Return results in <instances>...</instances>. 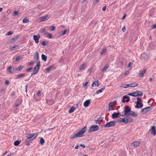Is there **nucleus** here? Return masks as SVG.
Returning <instances> with one entry per match:
<instances>
[{
	"label": "nucleus",
	"mask_w": 156,
	"mask_h": 156,
	"mask_svg": "<svg viewBox=\"0 0 156 156\" xmlns=\"http://www.w3.org/2000/svg\"><path fill=\"white\" fill-rule=\"evenodd\" d=\"M122 115H121V116L126 117L123 118H120L119 120H117L116 122L119 123L123 122L125 124H127L128 123V117L129 115L132 116L134 117H136L138 115L137 113L131 111L129 106H126V107L125 110L123 112H122Z\"/></svg>",
	"instance_id": "obj_1"
},
{
	"label": "nucleus",
	"mask_w": 156,
	"mask_h": 156,
	"mask_svg": "<svg viewBox=\"0 0 156 156\" xmlns=\"http://www.w3.org/2000/svg\"><path fill=\"white\" fill-rule=\"evenodd\" d=\"M86 129V127L84 126L82 130L80 131L77 133L73 135V136L70 137V138L71 139H73L77 137H81L83 136V134L85 132Z\"/></svg>",
	"instance_id": "obj_2"
},
{
	"label": "nucleus",
	"mask_w": 156,
	"mask_h": 156,
	"mask_svg": "<svg viewBox=\"0 0 156 156\" xmlns=\"http://www.w3.org/2000/svg\"><path fill=\"white\" fill-rule=\"evenodd\" d=\"M28 136H27V138L25 139L26 142L30 141H32L37 136V134L36 133L32 134L30 133L28 135Z\"/></svg>",
	"instance_id": "obj_3"
},
{
	"label": "nucleus",
	"mask_w": 156,
	"mask_h": 156,
	"mask_svg": "<svg viewBox=\"0 0 156 156\" xmlns=\"http://www.w3.org/2000/svg\"><path fill=\"white\" fill-rule=\"evenodd\" d=\"M116 123L115 121H112L107 123L104 126V127H109L115 126Z\"/></svg>",
	"instance_id": "obj_4"
},
{
	"label": "nucleus",
	"mask_w": 156,
	"mask_h": 156,
	"mask_svg": "<svg viewBox=\"0 0 156 156\" xmlns=\"http://www.w3.org/2000/svg\"><path fill=\"white\" fill-rule=\"evenodd\" d=\"M99 126L97 125H92L90 126L88 132L91 133L98 130Z\"/></svg>",
	"instance_id": "obj_5"
},
{
	"label": "nucleus",
	"mask_w": 156,
	"mask_h": 156,
	"mask_svg": "<svg viewBox=\"0 0 156 156\" xmlns=\"http://www.w3.org/2000/svg\"><path fill=\"white\" fill-rule=\"evenodd\" d=\"M152 108L151 107H148L142 109L141 110V112L143 114H144L149 112L152 109Z\"/></svg>",
	"instance_id": "obj_6"
},
{
	"label": "nucleus",
	"mask_w": 156,
	"mask_h": 156,
	"mask_svg": "<svg viewBox=\"0 0 156 156\" xmlns=\"http://www.w3.org/2000/svg\"><path fill=\"white\" fill-rule=\"evenodd\" d=\"M40 38V36L39 34H37V35H34L33 36V39L35 41V42L36 44H38L39 43V40Z\"/></svg>",
	"instance_id": "obj_7"
},
{
	"label": "nucleus",
	"mask_w": 156,
	"mask_h": 156,
	"mask_svg": "<svg viewBox=\"0 0 156 156\" xmlns=\"http://www.w3.org/2000/svg\"><path fill=\"white\" fill-rule=\"evenodd\" d=\"M129 101L130 99L129 98V97L127 95H125L123 96L122 98V102L123 103H124L125 102H128Z\"/></svg>",
	"instance_id": "obj_8"
},
{
	"label": "nucleus",
	"mask_w": 156,
	"mask_h": 156,
	"mask_svg": "<svg viewBox=\"0 0 156 156\" xmlns=\"http://www.w3.org/2000/svg\"><path fill=\"white\" fill-rule=\"evenodd\" d=\"M134 97H140L143 95L142 92L140 91H137L134 92Z\"/></svg>",
	"instance_id": "obj_9"
},
{
	"label": "nucleus",
	"mask_w": 156,
	"mask_h": 156,
	"mask_svg": "<svg viewBox=\"0 0 156 156\" xmlns=\"http://www.w3.org/2000/svg\"><path fill=\"white\" fill-rule=\"evenodd\" d=\"M49 17L48 15H46L44 16H41L40 17V19L41 22H42L43 21H46L49 19Z\"/></svg>",
	"instance_id": "obj_10"
},
{
	"label": "nucleus",
	"mask_w": 156,
	"mask_h": 156,
	"mask_svg": "<svg viewBox=\"0 0 156 156\" xmlns=\"http://www.w3.org/2000/svg\"><path fill=\"white\" fill-rule=\"evenodd\" d=\"M34 58L35 60V62H39V54L37 52H36L34 54Z\"/></svg>",
	"instance_id": "obj_11"
},
{
	"label": "nucleus",
	"mask_w": 156,
	"mask_h": 156,
	"mask_svg": "<svg viewBox=\"0 0 156 156\" xmlns=\"http://www.w3.org/2000/svg\"><path fill=\"white\" fill-rule=\"evenodd\" d=\"M113 104H114V105H115L116 103L115 102H110L108 104V111H110L111 110L113 109V106L112 105Z\"/></svg>",
	"instance_id": "obj_12"
},
{
	"label": "nucleus",
	"mask_w": 156,
	"mask_h": 156,
	"mask_svg": "<svg viewBox=\"0 0 156 156\" xmlns=\"http://www.w3.org/2000/svg\"><path fill=\"white\" fill-rule=\"evenodd\" d=\"M151 134L154 136H155L156 135V130L155 126H153L151 127Z\"/></svg>",
	"instance_id": "obj_13"
},
{
	"label": "nucleus",
	"mask_w": 156,
	"mask_h": 156,
	"mask_svg": "<svg viewBox=\"0 0 156 156\" xmlns=\"http://www.w3.org/2000/svg\"><path fill=\"white\" fill-rule=\"evenodd\" d=\"M143 105L142 103L141 102L137 101L136 103V107L137 108H142L143 107Z\"/></svg>",
	"instance_id": "obj_14"
},
{
	"label": "nucleus",
	"mask_w": 156,
	"mask_h": 156,
	"mask_svg": "<svg viewBox=\"0 0 156 156\" xmlns=\"http://www.w3.org/2000/svg\"><path fill=\"white\" fill-rule=\"evenodd\" d=\"M147 70L144 69L138 74L140 78L142 77L143 76V75L146 73Z\"/></svg>",
	"instance_id": "obj_15"
},
{
	"label": "nucleus",
	"mask_w": 156,
	"mask_h": 156,
	"mask_svg": "<svg viewBox=\"0 0 156 156\" xmlns=\"http://www.w3.org/2000/svg\"><path fill=\"white\" fill-rule=\"evenodd\" d=\"M120 115L119 112H114L112 115V117L113 119L116 118L118 117L119 115Z\"/></svg>",
	"instance_id": "obj_16"
},
{
	"label": "nucleus",
	"mask_w": 156,
	"mask_h": 156,
	"mask_svg": "<svg viewBox=\"0 0 156 156\" xmlns=\"http://www.w3.org/2000/svg\"><path fill=\"white\" fill-rule=\"evenodd\" d=\"M12 67L13 68V66H10L7 68V70L8 72L11 74L12 73L14 72V70H12Z\"/></svg>",
	"instance_id": "obj_17"
},
{
	"label": "nucleus",
	"mask_w": 156,
	"mask_h": 156,
	"mask_svg": "<svg viewBox=\"0 0 156 156\" xmlns=\"http://www.w3.org/2000/svg\"><path fill=\"white\" fill-rule=\"evenodd\" d=\"M138 85V84L136 83L135 82H134L132 83H131L130 84H128L127 86L128 87H134L136 86H137Z\"/></svg>",
	"instance_id": "obj_18"
},
{
	"label": "nucleus",
	"mask_w": 156,
	"mask_h": 156,
	"mask_svg": "<svg viewBox=\"0 0 156 156\" xmlns=\"http://www.w3.org/2000/svg\"><path fill=\"white\" fill-rule=\"evenodd\" d=\"M140 144V142L139 141H136L133 142L132 144V146L133 147H137Z\"/></svg>",
	"instance_id": "obj_19"
},
{
	"label": "nucleus",
	"mask_w": 156,
	"mask_h": 156,
	"mask_svg": "<svg viewBox=\"0 0 156 156\" xmlns=\"http://www.w3.org/2000/svg\"><path fill=\"white\" fill-rule=\"evenodd\" d=\"M90 103V100H87L84 102L83 105L85 107H87L89 106Z\"/></svg>",
	"instance_id": "obj_20"
},
{
	"label": "nucleus",
	"mask_w": 156,
	"mask_h": 156,
	"mask_svg": "<svg viewBox=\"0 0 156 156\" xmlns=\"http://www.w3.org/2000/svg\"><path fill=\"white\" fill-rule=\"evenodd\" d=\"M99 81L97 80L96 81H94L92 84V86H97L98 87L99 86Z\"/></svg>",
	"instance_id": "obj_21"
},
{
	"label": "nucleus",
	"mask_w": 156,
	"mask_h": 156,
	"mask_svg": "<svg viewBox=\"0 0 156 156\" xmlns=\"http://www.w3.org/2000/svg\"><path fill=\"white\" fill-rule=\"evenodd\" d=\"M37 63V65L34 68V69H37L38 70L39 69V67H40L41 64L40 62H36Z\"/></svg>",
	"instance_id": "obj_22"
},
{
	"label": "nucleus",
	"mask_w": 156,
	"mask_h": 156,
	"mask_svg": "<svg viewBox=\"0 0 156 156\" xmlns=\"http://www.w3.org/2000/svg\"><path fill=\"white\" fill-rule=\"evenodd\" d=\"M105 89V87H103L101 88V89L97 90L96 92V94H98L99 93H102L103 91H104Z\"/></svg>",
	"instance_id": "obj_23"
},
{
	"label": "nucleus",
	"mask_w": 156,
	"mask_h": 156,
	"mask_svg": "<svg viewBox=\"0 0 156 156\" xmlns=\"http://www.w3.org/2000/svg\"><path fill=\"white\" fill-rule=\"evenodd\" d=\"M142 58L145 60L147 59L148 57L147 55L144 53H143L141 55Z\"/></svg>",
	"instance_id": "obj_24"
},
{
	"label": "nucleus",
	"mask_w": 156,
	"mask_h": 156,
	"mask_svg": "<svg viewBox=\"0 0 156 156\" xmlns=\"http://www.w3.org/2000/svg\"><path fill=\"white\" fill-rule=\"evenodd\" d=\"M103 119H101V118H98L97 120H95V121L96 124H99L102 121Z\"/></svg>",
	"instance_id": "obj_25"
},
{
	"label": "nucleus",
	"mask_w": 156,
	"mask_h": 156,
	"mask_svg": "<svg viewBox=\"0 0 156 156\" xmlns=\"http://www.w3.org/2000/svg\"><path fill=\"white\" fill-rule=\"evenodd\" d=\"M54 66L51 65L49 67H48L47 68H46V70L48 72H49L50 70H51V69H53L54 68Z\"/></svg>",
	"instance_id": "obj_26"
},
{
	"label": "nucleus",
	"mask_w": 156,
	"mask_h": 156,
	"mask_svg": "<svg viewBox=\"0 0 156 156\" xmlns=\"http://www.w3.org/2000/svg\"><path fill=\"white\" fill-rule=\"evenodd\" d=\"M21 142V140H16L14 142V145L15 146H18Z\"/></svg>",
	"instance_id": "obj_27"
},
{
	"label": "nucleus",
	"mask_w": 156,
	"mask_h": 156,
	"mask_svg": "<svg viewBox=\"0 0 156 156\" xmlns=\"http://www.w3.org/2000/svg\"><path fill=\"white\" fill-rule=\"evenodd\" d=\"M25 75H26L25 73L21 74L16 76V79H17Z\"/></svg>",
	"instance_id": "obj_28"
},
{
	"label": "nucleus",
	"mask_w": 156,
	"mask_h": 156,
	"mask_svg": "<svg viewBox=\"0 0 156 156\" xmlns=\"http://www.w3.org/2000/svg\"><path fill=\"white\" fill-rule=\"evenodd\" d=\"M41 56L42 60H44L45 62L47 60V57L46 55H44V54H42Z\"/></svg>",
	"instance_id": "obj_29"
},
{
	"label": "nucleus",
	"mask_w": 156,
	"mask_h": 156,
	"mask_svg": "<svg viewBox=\"0 0 156 156\" xmlns=\"http://www.w3.org/2000/svg\"><path fill=\"white\" fill-rule=\"evenodd\" d=\"M87 63H84L82 65V66L80 67L79 68V70H83V68L85 66H87Z\"/></svg>",
	"instance_id": "obj_30"
},
{
	"label": "nucleus",
	"mask_w": 156,
	"mask_h": 156,
	"mask_svg": "<svg viewBox=\"0 0 156 156\" xmlns=\"http://www.w3.org/2000/svg\"><path fill=\"white\" fill-rule=\"evenodd\" d=\"M18 48V46L17 45H16L12 47H10L9 48V49H10V50H12L15 49H17Z\"/></svg>",
	"instance_id": "obj_31"
},
{
	"label": "nucleus",
	"mask_w": 156,
	"mask_h": 156,
	"mask_svg": "<svg viewBox=\"0 0 156 156\" xmlns=\"http://www.w3.org/2000/svg\"><path fill=\"white\" fill-rule=\"evenodd\" d=\"M29 21L27 17L25 18L23 20V23H28Z\"/></svg>",
	"instance_id": "obj_32"
},
{
	"label": "nucleus",
	"mask_w": 156,
	"mask_h": 156,
	"mask_svg": "<svg viewBox=\"0 0 156 156\" xmlns=\"http://www.w3.org/2000/svg\"><path fill=\"white\" fill-rule=\"evenodd\" d=\"M24 68V66H21L19 67L16 68L15 70L16 71H19L21 70Z\"/></svg>",
	"instance_id": "obj_33"
},
{
	"label": "nucleus",
	"mask_w": 156,
	"mask_h": 156,
	"mask_svg": "<svg viewBox=\"0 0 156 156\" xmlns=\"http://www.w3.org/2000/svg\"><path fill=\"white\" fill-rule=\"evenodd\" d=\"M45 142V141L43 138H41L40 139V144L43 145L44 144Z\"/></svg>",
	"instance_id": "obj_34"
},
{
	"label": "nucleus",
	"mask_w": 156,
	"mask_h": 156,
	"mask_svg": "<svg viewBox=\"0 0 156 156\" xmlns=\"http://www.w3.org/2000/svg\"><path fill=\"white\" fill-rule=\"evenodd\" d=\"M109 67V66L108 64H106L105 66L102 68L101 70V71L103 72L105 70L107 69Z\"/></svg>",
	"instance_id": "obj_35"
},
{
	"label": "nucleus",
	"mask_w": 156,
	"mask_h": 156,
	"mask_svg": "<svg viewBox=\"0 0 156 156\" xmlns=\"http://www.w3.org/2000/svg\"><path fill=\"white\" fill-rule=\"evenodd\" d=\"M107 51V49L106 48H103L101 51V55H102L103 54H104Z\"/></svg>",
	"instance_id": "obj_36"
},
{
	"label": "nucleus",
	"mask_w": 156,
	"mask_h": 156,
	"mask_svg": "<svg viewBox=\"0 0 156 156\" xmlns=\"http://www.w3.org/2000/svg\"><path fill=\"white\" fill-rule=\"evenodd\" d=\"M47 103L49 105H51L53 104L54 102V101L53 100H48L47 101Z\"/></svg>",
	"instance_id": "obj_37"
},
{
	"label": "nucleus",
	"mask_w": 156,
	"mask_h": 156,
	"mask_svg": "<svg viewBox=\"0 0 156 156\" xmlns=\"http://www.w3.org/2000/svg\"><path fill=\"white\" fill-rule=\"evenodd\" d=\"M75 110V108L73 107H71L70 109H69V113H71L73 112Z\"/></svg>",
	"instance_id": "obj_38"
},
{
	"label": "nucleus",
	"mask_w": 156,
	"mask_h": 156,
	"mask_svg": "<svg viewBox=\"0 0 156 156\" xmlns=\"http://www.w3.org/2000/svg\"><path fill=\"white\" fill-rule=\"evenodd\" d=\"M127 84H121V87L126 88H128V86H127Z\"/></svg>",
	"instance_id": "obj_39"
},
{
	"label": "nucleus",
	"mask_w": 156,
	"mask_h": 156,
	"mask_svg": "<svg viewBox=\"0 0 156 156\" xmlns=\"http://www.w3.org/2000/svg\"><path fill=\"white\" fill-rule=\"evenodd\" d=\"M68 32V30L67 29H66L65 30H64L63 31H61V34L62 35H64L65 34H66V33H67Z\"/></svg>",
	"instance_id": "obj_40"
},
{
	"label": "nucleus",
	"mask_w": 156,
	"mask_h": 156,
	"mask_svg": "<svg viewBox=\"0 0 156 156\" xmlns=\"http://www.w3.org/2000/svg\"><path fill=\"white\" fill-rule=\"evenodd\" d=\"M18 36L17 35H16V36L12 38L11 40L12 41H16L18 38Z\"/></svg>",
	"instance_id": "obj_41"
},
{
	"label": "nucleus",
	"mask_w": 156,
	"mask_h": 156,
	"mask_svg": "<svg viewBox=\"0 0 156 156\" xmlns=\"http://www.w3.org/2000/svg\"><path fill=\"white\" fill-rule=\"evenodd\" d=\"M38 71V70L37 69H34V72L32 74L31 76L34 75L36 74Z\"/></svg>",
	"instance_id": "obj_42"
},
{
	"label": "nucleus",
	"mask_w": 156,
	"mask_h": 156,
	"mask_svg": "<svg viewBox=\"0 0 156 156\" xmlns=\"http://www.w3.org/2000/svg\"><path fill=\"white\" fill-rule=\"evenodd\" d=\"M48 42H47L43 41L41 43V45L44 46H45L48 44Z\"/></svg>",
	"instance_id": "obj_43"
},
{
	"label": "nucleus",
	"mask_w": 156,
	"mask_h": 156,
	"mask_svg": "<svg viewBox=\"0 0 156 156\" xmlns=\"http://www.w3.org/2000/svg\"><path fill=\"white\" fill-rule=\"evenodd\" d=\"M18 11L15 10L14 12L13 16H16L18 14Z\"/></svg>",
	"instance_id": "obj_44"
},
{
	"label": "nucleus",
	"mask_w": 156,
	"mask_h": 156,
	"mask_svg": "<svg viewBox=\"0 0 156 156\" xmlns=\"http://www.w3.org/2000/svg\"><path fill=\"white\" fill-rule=\"evenodd\" d=\"M13 33V32L12 31H10L8 32V33L7 34V35L8 36L12 34Z\"/></svg>",
	"instance_id": "obj_45"
},
{
	"label": "nucleus",
	"mask_w": 156,
	"mask_h": 156,
	"mask_svg": "<svg viewBox=\"0 0 156 156\" xmlns=\"http://www.w3.org/2000/svg\"><path fill=\"white\" fill-rule=\"evenodd\" d=\"M20 56H17L16 59V61H18L20 60Z\"/></svg>",
	"instance_id": "obj_46"
},
{
	"label": "nucleus",
	"mask_w": 156,
	"mask_h": 156,
	"mask_svg": "<svg viewBox=\"0 0 156 156\" xmlns=\"http://www.w3.org/2000/svg\"><path fill=\"white\" fill-rule=\"evenodd\" d=\"M133 64V63L132 62H130L129 63L127 67L128 68H129L130 67H131L132 65Z\"/></svg>",
	"instance_id": "obj_47"
},
{
	"label": "nucleus",
	"mask_w": 156,
	"mask_h": 156,
	"mask_svg": "<svg viewBox=\"0 0 156 156\" xmlns=\"http://www.w3.org/2000/svg\"><path fill=\"white\" fill-rule=\"evenodd\" d=\"M128 121L129 120V122H132L133 121V119L132 118H130V117H128Z\"/></svg>",
	"instance_id": "obj_48"
},
{
	"label": "nucleus",
	"mask_w": 156,
	"mask_h": 156,
	"mask_svg": "<svg viewBox=\"0 0 156 156\" xmlns=\"http://www.w3.org/2000/svg\"><path fill=\"white\" fill-rule=\"evenodd\" d=\"M127 95L129 96H131L133 97H134V92H133L132 93H129Z\"/></svg>",
	"instance_id": "obj_49"
},
{
	"label": "nucleus",
	"mask_w": 156,
	"mask_h": 156,
	"mask_svg": "<svg viewBox=\"0 0 156 156\" xmlns=\"http://www.w3.org/2000/svg\"><path fill=\"white\" fill-rule=\"evenodd\" d=\"M55 28V26H52L50 27V30L52 31H53L54 30Z\"/></svg>",
	"instance_id": "obj_50"
},
{
	"label": "nucleus",
	"mask_w": 156,
	"mask_h": 156,
	"mask_svg": "<svg viewBox=\"0 0 156 156\" xmlns=\"http://www.w3.org/2000/svg\"><path fill=\"white\" fill-rule=\"evenodd\" d=\"M156 28V24L153 25L151 28V29L155 28Z\"/></svg>",
	"instance_id": "obj_51"
},
{
	"label": "nucleus",
	"mask_w": 156,
	"mask_h": 156,
	"mask_svg": "<svg viewBox=\"0 0 156 156\" xmlns=\"http://www.w3.org/2000/svg\"><path fill=\"white\" fill-rule=\"evenodd\" d=\"M32 69V67H30L29 68L27 69L26 70V71L27 72H28L29 71H30Z\"/></svg>",
	"instance_id": "obj_52"
},
{
	"label": "nucleus",
	"mask_w": 156,
	"mask_h": 156,
	"mask_svg": "<svg viewBox=\"0 0 156 156\" xmlns=\"http://www.w3.org/2000/svg\"><path fill=\"white\" fill-rule=\"evenodd\" d=\"M34 62H29L28 64L30 66H31L33 65L34 64Z\"/></svg>",
	"instance_id": "obj_53"
},
{
	"label": "nucleus",
	"mask_w": 156,
	"mask_h": 156,
	"mask_svg": "<svg viewBox=\"0 0 156 156\" xmlns=\"http://www.w3.org/2000/svg\"><path fill=\"white\" fill-rule=\"evenodd\" d=\"M46 31V29L45 28H43L41 30V33H43L45 32Z\"/></svg>",
	"instance_id": "obj_54"
},
{
	"label": "nucleus",
	"mask_w": 156,
	"mask_h": 156,
	"mask_svg": "<svg viewBox=\"0 0 156 156\" xmlns=\"http://www.w3.org/2000/svg\"><path fill=\"white\" fill-rule=\"evenodd\" d=\"M48 37L50 38H51L52 37V34H48Z\"/></svg>",
	"instance_id": "obj_55"
},
{
	"label": "nucleus",
	"mask_w": 156,
	"mask_h": 156,
	"mask_svg": "<svg viewBox=\"0 0 156 156\" xmlns=\"http://www.w3.org/2000/svg\"><path fill=\"white\" fill-rule=\"evenodd\" d=\"M99 1V0H95V2L94 3V5H96L98 3V2Z\"/></svg>",
	"instance_id": "obj_56"
},
{
	"label": "nucleus",
	"mask_w": 156,
	"mask_h": 156,
	"mask_svg": "<svg viewBox=\"0 0 156 156\" xmlns=\"http://www.w3.org/2000/svg\"><path fill=\"white\" fill-rule=\"evenodd\" d=\"M122 30L123 32H124L126 31V27H123L122 28Z\"/></svg>",
	"instance_id": "obj_57"
},
{
	"label": "nucleus",
	"mask_w": 156,
	"mask_h": 156,
	"mask_svg": "<svg viewBox=\"0 0 156 156\" xmlns=\"http://www.w3.org/2000/svg\"><path fill=\"white\" fill-rule=\"evenodd\" d=\"M129 71H126L125 72V73H124V75H127L128 74H129Z\"/></svg>",
	"instance_id": "obj_58"
},
{
	"label": "nucleus",
	"mask_w": 156,
	"mask_h": 156,
	"mask_svg": "<svg viewBox=\"0 0 156 156\" xmlns=\"http://www.w3.org/2000/svg\"><path fill=\"white\" fill-rule=\"evenodd\" d=\"M137 100V101H141L142 99L141 98H136Z\"/></svg>",
	"instance_id": "obj_59"
},
{
	"label": "nucleus",
	"mask_w": 156,
	"mask_h": 156,
	"mask_svg": "<svg viewBox=\"0 0 156 156\" xmlns=\"http://www.w3.org/2000/svg\"><path fill=\"white\" fill-rule=\"evenodd\" d=\"M5 84L8 85L9 83V81L8 80H5Z\"/></svg>",
	"instance_id": "obj_60"
},
{
	"label": "nucleus",
	"mask_w": 156,
	"mask_h": 156,
	"mask_svg": "<svg viewBox=\"0 0 156 156\" xmlns=\"http://www.w3.org/2000/svg\"><path fill=\"white\" fill-rule=\"evenodd\" d=\"M106 6H104L103 8H102V10L103 11H105L106 10Z\"/></svg>",
	"instance_id": "obj_61"
},
{
	"label": "nucleus",
	"mask_w": 156,
	"mask_h": 156,
	"mask_svg": "<svg viewBox=\"0 0 156 156\" xmlns=\"http://www.w3.org/2000/svg\"><path fill=\"white\" fill-rule=\"evenodd\" d=\"M88 84V82H86L83 85V87H85L86 86L87 84Z\"/></svg>",
	"instance_id": "obj_62"
},
{
	"label": "nucleus",
	"mask_w": 156,
	"mask_h": 156,
	"mask_svg": "<svg viewBox=\"0 0 156 156\" xmlns=\"http://www.w3.org/2000/svg\"><path fill=\"white\" fill-rule=\"evenodd\" d=\"M80 146L83 147L84 148L85 147V146L84 145H83L82 144H80Z\"/></svg>",
	"instance_id": "obj_63"
},
{
	"label": "nucleus",
	"mask_w": 156,
	"mask_h": 156,
	"mask_svg": "<svg viewBox=\"0 0 156 156\" xmlns=\"http://www.w3.org/2000/svg\"><path fill=\"white\" fill-rule=\"evenodd\" d=\"M26 142V145L27 146H29L30 145V143H29V142L30 141H28V142H26Z\"/></svg>",
	"instance_id": "obj_64"
}]
</instances>
